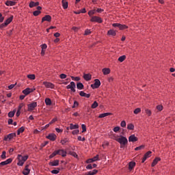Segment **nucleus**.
Masks as SVG:
<instances>
[{"label":"nucleus","mask_w":175,"mask_h":175,"mask_svg":"<svg viewBox=\"0 0 175 175\" xmlns=\"http://www.w3.org/2000/svg\"><path fill=\"white\" fill-rule=\"evenodd\" d=\"M120 137H118V139H116V142L120 144V148H124L126 144H128V139L126 137H124L122 135H120Z\"/></svg>","instance_id":"obj_1"},{"label":"nucleus","mask_w":175,"mask_h":175,"mask_svg":"<svg viewBox=\"0 0 175 175\" xmlns=\"http://www.w3.org/2000/svg\"><path fill=\"white\" fill-rule=\"evenodd\" d=\"M56 155H62L63 157H66V151L64 150V149H59L57 150H55L50 156L49 159L54 158Z\"/></svg>","instance_id":"obj_2"},{"label":"nucleus","mask_w":175,"mask_h":175,"mask_svg":"<svg viewBox=\"0 0 175 175\" xmlns=\"http://www.w3.org/2000/svg\"><path fill=\"white\" fill-rule=\"evenodd\" d=\"M90 21L91 23H98V24H102V23H103L102 18L98 16H92Z\"/></svg>","instance_id":"obj_3"},{"label":"nucleus","mask_w":175,"mask_h":175,"mask_svg":"<svg viewBox=\"0 0 175 175\" xmlns=\"http://www.w3.org/2000/svg\"><path fill=\"white\" fill-rule=\"evenodd\" d=\"M67 90H70L72 92H76V83L74 81H71L70 84L66 86Z\"/></svg>","instance_id":"obj_4"},{"label":"nucleus","mask_w":175,"mask_h":175,"mask_svg":"<svg viewBox=\"0 0 175 175\" xmlns=\"http://www.w3.org/2000/svg\"><path fill=\"white\" fill-rule=\"evenodd\" d=\"M112 27H118L120 31L124 29H128V26L126 25H121V23H113Z\"/></svg>","instance_id":"obj_5"},{"label":"nucleus","mask_w":175,"mask_h":175,"mask_svg":"<svg viewBox=\"0 0 175 175\" xmlns=\"http://www.w3.org/2000/svg\"><path fill=\"white\" fill-rule=\"evenodd\" d=\"M99 87H100V81L98 79H94V83L91 85V88L95 90L99 88Z\"/></svg>","instance_id":"obj_6"},{"label":"nucleus","mask_w":175,"mask_h":175,"mask_svg":"<svg viewBox=\"0 0 175 175\" xmlns=\"http://www.w3.org/2000/svg\"><path fill=\"white\" fill-rule=\"evenodd\" d=\"M36 106H38V103L36 102H32L31 103L28 104V111H32V110H33Z\"/></svg>","instance_id":"obj_7"},{"label":"nucleus","mask_w":175,"mask_h":175,"mask_svg":"<svg viewBox=\"0 0 175 175\" xmlns=\"http://www.w3.org/2000/svg\"><path fill=\"white\" fill-rule=\"evenodd\" d=\"M46 137L49 139V140H51V142H55V140H57V135L55 133H50Z\"/></svg>","instance_id":"obj_8"},{"label":"nucleus","mask_w":175,"mask_h":175,"mask_svg":"<svg viewBox=\"0 0 175 175\" xmlns=\"http://www.w3.org/2000/svg\"><path fill=\"white\" fill-rule=\"evenodd\" d=\"M151 154H152V152L148 151L144 155V157L142 161V163H144L148 158H150L151 157Z\"/></svg>","instance_id":"obj_9"},{"label":"nucleus","mask_w":175,"mask_h":175,"mask_svg":"<svg viewBox=\"0 0 175 175\" xmlns=\"http://www.w3.org/2000/svg\"><path fill=\"white\" fill-rule=\"evenodd\" d=\"M137 140H139V138H137V137H136V135H135V134L130 135L129 137V142H132V143H135V142H137Z\"/></svg>","instance_id":"obj_10"},{"label":"nucleus","mask_w":175,"mask_h":175,"mask_svg":"<svg viewBox=\"0 0 175 175\" xmlns=\"http://www.w3.org/2000/svg\"><path fill=\"white\" fill-rule=\"evenodd\" d=\"M35 91V89L27 88L25 90H23V94H24L25 96L29 95L31 92H33Z\"/></svg>","instance_id":"obj_11"},{"label":"nucleus","mask_w":175,"mask_h":175,"mask_svg":"<svg viewBox=\"0 0 175 175\" xmlns=\"http://www.w3.org/2000/svg\"><path fill=\"white\" fill-rule=\"evenodd\" d=\"M12 161H13V159H8L5 161H2L0 163V167H2V166H5V165H9V163H12Z\"/></svg>","instance_id":"obj_12"},{"label":"nucleus","mask_w":175,"mask_h":175,"mask_svg":"<svg viewBox=\"0 0 175 175\" xmlns=\"http://www.w3.org/2000/svg\"><path fill=\"white\" fill-rule=\"evenodd\" d=\"M14 137H16V133H10L4 137V140L8 142V140H12Z\"/></svg>","instance_id":"obj_13"},{"label":"nucleus","mask_w":175,"mask_h":175,"mask_svg":"<svg viewBox=\"0 0 175 175\" xmlns=\"http://www.w3.org/2000/svg\"><path fill=\"white\" fill-rule=\"evenodd\" d=\"M44 85L46 88H51V90H54L55 85L51 82H44Z\"/></svg>","instance_id":"obj_14"},{"label":"nucleus","mask_w":175,"mask_h":175,"mask_svg":"<svg viewBox=\"0 0 175 175\" xmlns=\"http://www.w3.org/2000/svg\"><path fill=\"white\" fill-rule=\"evenodd\" d=\"M31 170L29 169V165H27L23 172V174L28 175L29 174Z\"/></svg>","instance_id":"obj_15"},{"label":"nucleus","mask_w":175,"mask_h":175,"mask_svg":"<svg viewBox=\"0 0 175 175\" xmlns=\"http://www.w3.org/2000/svg\"><path fill=\"white\" fill-rule=\"evenodd\" d=\"M160 161H161V157H156L152 162V164H151L152 167H154V166H156V165H157L158 163L160 162Z\"/></svg>","instance_id":"obj_16"},{"label":"nucleus","mask_w":175,"mask_h":175,"mask_svg":"<svg viewBox=\"0 0 175 175\" xmlns=\"http://www.w3.org/2000/svg\"><path fill=\"white\" fill-rule=\"evenodd\" d=\"M28 159V155L23 157L21 154L18 155V161H22L23 162H25Z\"/></svg>","instance_id":"obj_17"},{"label":"nucleus","mask_w":175,"mask_h":175,"mask_svg":"<svg viewBox=\"0 0 175 175\" xmlns=\"http://www.w3.org/2000/svg\"><path fill=\"white\" fill-rule=\"evenodd\" d=\"M109 136L110 139H113V140H116V142H117L119 137L118 135H116V134L113 133V132H111L109 134Z\"/></svg>","instance_id":"obj_18"},{"label":"nucleus","mask_w":175,"mask_h":175,"mask_svg":"<svg viewBox=\"0 0 175 175\" xmlns=\"http://www.w3.org/2000/svg\"><path fill=\"white\" fill-rule=\"evenodd\" d=\"M83 79L85 81H90V80L92 79V75H91V74H84Z\"/></svg>","instance_id":"obj_19"},{"label":"nucleus","mask_w":175,"mask_h":175,"mask_svg":"<svg viewBox=\"0 0 175 175\" xmlns=\"http://www.w3.org/2000/svg\"><path fill=\"white\" fill-rule=\"evenodd\" d=\"M136 166V163L135 161H131L129 163V170L132 171L133 167Z\"/></svg>","instance_id":"obj_20"},{"label":"nucleus","mask_w":175,"mask_h":175,"mask_svg":"<svg viewBox=\"0 0 175 175\" xmlns=\"http://www.w3.org/2000/svg\"><path fill=\"white\" fill-rule=\"evenodd\" d=\"M107 116H113L112 113L107 112L104 113H100L98 116V118H105V117H107Z\"/></svg>","instance_id":"obj_21"},{"label":"nucleus","mask_w":175,"mask_h":175,"mask_svg":"<svg viewBox=\"0 0 175 175\" xmlns=\"http://www.w3.org/2000/svg\"><path fill=\"white\" fill-rule=\"evenodd\" d=\"M107 35L109 36H116V35H117V33L113 29H109L107 31Z\"/></svg>","instance_id":"obj_22"},{"label":"nucleus","mask_w":175,"mask_h":175,"mask_svg":"<svg viewBox=\"0 0 175 175\" xmlns=\"http://www.w3.org/2000/svg\"><path fill=\"white\" fill-rule=\"evenodd\" d=\"M59 165V160H55L49 163V166H58Z\"/></svg>","instance_id":"obj_23"},{"label":"nucleus","mask_w":175,"mask_h":175,"mask_svg":"<svg viewBox=\"0 0 175 175\" xmlns=\"http://www.w3.org/2000/svg\"><path fill=\"white\" fill-rule=\"evenodd\" d=\"M79 95H80V96H83L85 98H90L91 96L90 94H87V93H85V92H84L83 91H81L79 92Z\"/></svg>","instance_id":"obj_24"},{"label":"nucleus","mask_w":175,"mask_h":175,"mask_svg":"<svg viewBox=\"0 0 175 175\" xmlns=\"http://www.w3.org/2000/svg\"><path fill=\"white\" fill-rule=\"evenodd\" d=\"M44 102H45V105H46V106H51V105H53V101H51V98H46L44 100Z\"/></svg>","instance_id":"obj_25"},{"label":"nucleus","mask_w":175,"mask_h":175,"mask_svg":"<svg viewBox=\"0 0 175 175\" xmlns=\"http://www.w3.org/2000/svg\"><path fill=\"white\" fill-rule=\"evenodd\" d=\"M5 5L6 6H14L16 5V1H7Z\"/></svg>","instance_id":"obj_26"},{"label":"nucleus","mask_w":175,"mask_h":175,"mask_svg":"<svg viewBox=\"0 0 175 175\" xmlns=\"http://www.w3.org/2000/svg\"><path fill=\"white\" fill-rule=\"evenodd\" d=\"M77 90H84V85L81 82L77 83Z\"/></svg>","instance_id":"obj_27"},{"label":"nucleus","mask_w":175,"mask_h":175,"mask_svg":"<svg viewBox=\"0 0 175 175\" xmlns=\"http://www.w3.org/2000/svg\"><path fill=\"white\" fill-rule=\"evenodd\" d=\"M102 72H103V75H110L111 70H110V68H105L102 70Z\"/></svg>","instance_id":"obj_28"},{"label":"nucleus","mask_w":175,"mask_h":175,"mask_svg":"<svg viewBox=\"0 0 175 175\" xmlns=\"http://www.w3.org/2000/svg\"><path fill=\"white\" fill-rule=\"evenodd\" d=\"M70 129L72 131L73 129H79V124H70Z\"/></svg>","instance_id":"obj_29"},{"label":"nucleus","mask_w":175,"mask_h":175,"mask_svg":"<svg viewBox=\"0 0 175 175\" xmlns=\"http://www.w3.org/2000/svg\"><path fill=\"white\" fill-rule=\"evenodd\" d=\"M63 9H66L68 8V1L62 0V1Z\"/></svg>","instance_id":"obj_30"},{"label":"nucleus","mask_w":175,"mask_h":175,"mask_svg":"<svg viewBox=\"0 0 175 175\" xmlns=\"http://www.w3.org/2000/svg\"><path fill=\"white\" fill-rule=\"evenodd\" d=\"M12 21H13V16H10L5 21V25H9V24H10V23H12Z\"/></svg>","instance_id":"obj_31"},{"label":"nucleus","mask_w":175,"mask_h":175,"mask_svg":"<svg viewBox=\"0 0 175 175\" xmlns=\"http://www.w3.org/2000/svg\"><path fill=\"white\" fill-rule=\"evenodd\" d=\"M38 5H39V2L31 1L29 3V8H35V6H38Z\"/></svg>","instance_id":"obj_32"},{"label":"nucleus","mask_w":175,"mask_h":175,"mask_svg":"<svg viewBox=\"0 0 175 175\" xmlns=\"http://www.w3.org/2000/svg\"><path fill=\"white\" fill-rule=\"evenodd\" d=\"M124 59H126V56L123 55L118 59V61H119V62H124Z\"/></svg>","instance_id":"obj_33"},{"label":"nucleus","mask_w":175,"mask_h":175,"mask_svg":"<svg viewBox=\"0 0 175 175\" xmlns=\"http://www.w3.org/2000/svg\"><path fill=\"white\" fill-rule=\"evenodd\" d=\"M44 21H48V23H51V16L45 15L44 16Z\"/></svg>","instance_id":"obj_34"},{"label":"nucleus","mask_w":175,"mask_h":175,"mask_svg":"<svg viewBox=\"0 0 175 175\" xmlns=\"http://www.w3.org/2000/svg\"><path fill=\"white\" fill-rule=\"evenodd\" d=\"M16 110L14 109V111L9 112L8 113V117L10 118H12V117H14V114H16Z\"/></svg>","instance_id":"obj_35"},{"label":"nucleus","mask_w":175,"mask_h":175,"mask_svg":"<svg viewBox=\"0 0 175 175\" xmlns=\"http://www.w3.org/2000/svg\"><path fill=\"white\" fill-rule=\"evenodd\" d=\"M60 170H61V168L57 167V170H53L52 171H51V173H52V174H58Z\"/></svg>","instance_id":"obj_36"},{"label":"nucleus","mask_w":175,"mask_h":175,"mask_svg":"<svg viewBox=\"0 0 175 175\" xmlns=\"http://www.w3.org/2000/svg\"><path fill=\"white\" fill-rule=\"evenodd\" d=\"M127 129L129 131H133L135 129V125L131 123L127 125Z\"/></svg>","instance_id":"obj_37"},{"label":"nucleus","mask_w":175,"mask_h":175,"mask_svg":"<svg viewBox=\"0 0 175 175\" xmlns=\"http://www.w3.org/2000/svg\"><path fill=\"white\" fill-rule=\"evenodd\" d=\"M69 142V139L68 138H64V139H62L60 141V143L62 144V146L66 144V143H68Z\"/></svg>","instance_id":"obj_38"},{"label":"nucleus","mask_w":175,"mask_h":175,"mask_svg":"<svg viewBox=\"0 0 175 175\" xmlns=\"http://www.w3.org/2000/svg\"><path fill=\"white\" fill-rule=\"evenodd\" d=\"M98 106H99V104L98 103V102L94 101V103L92 105L91 108L96 109V107H98Z\"/></svg>","instance_id":"obj_39"},{"label":"nucleus","mask_w":175,"mask_h":175,"mask_svg":"<svg viewBox=\"0 0 175 175\" xmlns=\"http://www.w3.org/2000/svg\"><path fill=\"white\" fill-rule=\"evenodd\" d=\"M25 130V129L24 128V126L19 128L18 130L17 131V135H20V133H23V132H24Z\"/></svg>","instance_id":"obj_40"},{"label":"nucleus","mask_w":175,"mask_h":175,"mask_svg":"<svg viewBox=\"0 0 175 175\" xmlns=\"http://www.w3.org/2000/svg\"><path fill=\"white\" fill-rule=\"evenodd\" d=\"M145 113L148 116V117H151V114H152L151 111L148 109H145Z\"/></svg>","instance_id":"obj_41"},{"label":"nucleus","mask_w":175,"mask_h":175,"mask_svg":"<svg viewBox=\"0 0 175 175\" xmlns=\"http://www.w3.org/2000/svg\"><path fill=\"white\" fill-rule=\"evenodd\" d=\"M95 12H96V10H90L88 12V16H90V17H92V16H94V14H95Z\"/></svg>","instance_id":"obj_42"},{"label":"nucleus","mask_w":175,"mask_h":175,"mask_svg":"<svg viewBox=\"0 0 175 175\" xmlns=\"http://www.w3.org/2000/svg\"><path fill=\"white\" fill-rule=\"evenodd\" d=\"M1 159H6V151H3L1 155Z\"/></svg>","instance_id":"obj_43"},{"label":"nucleus","mask_w":175,"mask_h":175,"mask_svg":"<svg viewBox=\"0 0 175 175\" xmlns=\"http://www.w3.org/2000/svg\"><path fill=\"white\" fill-rule=\"evenodd\" d=\"M81 128H82V133H84V132H87V126H85V124H82Z\"/></svg>","instance_id":"obj_44"},{"label":"nucleus","mask_w":175,"mask_h":175,"mask_svg":"<svg viewBox=\"0 0 175 175\" xmlns=\"http://www.w3.org/2000/svg\"><path fill=\"white\" fill-rule=\"evenodd\" d=\"M143 148H144V145H141V146H138V147H136V148H135V151H139V150H143Z\"/></svg>","instance_id":"obj_45"},{"label":"nucleus","mask_w":175,"mask_h":175,"mask_svg":"<svg viewBox=\"0 0 175 175\" xmlns=\"http://www.w3.org/2000/svg\"><path fill=\"white\" fill-rule=\"evenodd\" d=\"M157 109L159 111H162L163 110V106H162V105H159L157 106Z\"/></svg>","instance_id":"obj_46"},{"label":"nucleus","mask_w":175,"mask_h":175,"mask_svg":"<svg viewBox=\"0 0 175 175\" xmlns=\"http://www.w3.org/2000/svg\"><path fill=\"white\" fill-rule=\"evenodd\" d=\"M142 111V109L140 108H136L133 113L134 114H139V113H140Z\"/></svg>","instance_id":"obj_47"},{"label":"nucleus","mask_w":175,"mask_h":175,"mask_svg":"<svg viewBox=\"0 0 175 175\" xmlns=\"http://www.w3.org/2000/svg\"><path fill=\"white\" fill-rule=\"evenodd\" d=\"M77 140L79 142H85V137H81V136H78Z\"/></svg>","instance_id":"obj_48"},{"label":"nucleus","mask_w":175,"mask_h":175,"mask_svg":"<svg viewBox=\"0 0 175 175\" xmlns=\"http://www.w3.org/2000/svg\"><path fill=\"white\" fill-rule=\"evenodd\" d=\"M24 106H25V104L21 103L18 107V111H21V109H23V107H24Z\"/></svg>","instance_id":"obj_49"},{"label":"nucleus","mask_w":175,"mask_h":175,"mask_svg":"<svg viewBox=\"0 0 175 175\" xmlns=\"http://www.w3.org/2000/svg\"><path fill=\"white\" fill-rule=\"evenodd\" d=\"M79 29H80V27H72V30L74 32H79Z\"/></svg>","instance_id":"obj_50"},{"label":"nucleus","mask_w":175,"mask_h":175,"mask_svg":"<svg viewBox=\"0 0 175 175\" xmlns=\"http://www.w3.org/2000/svg\"><path fill=\"white\" fill-rule=\"evenodd\" d=\"M70 155H72V157H74V158H77L78 155L76 152H70Z\"/></svg>","instance_id":"obj_51"},{"label":"nucleus","mask_w":175,"mask_h":175,"mask_svg":"<svg viewBox=\"0 0 175 175\" xmlns=\"http://www.w3.org/2000/svg\"><path fill=\"white\" fill-rule=\"evenodd\" d=\"M27 77L30 79V80H35V75H28Z\"/></svg>","instance_id":"obj_52"},{"label":"nucleus","mask_w":175,"mask_h":175,"mask_svg":"<svg viewBox=\"0 0 175 175\" xmlns=\"http://www.w3.org/2000/svg\"><path fill=\"white\" fill-rule=\"evenodd\" d=\"M71 79H72V80H75V81H80V77H75L72 76Z\"/></svg>","instance_id":"obj_53"},{"label":"nucleus","mask_w":175,"mask_h":175,"mask_svg":"<svg viewBox=\"0 0 175 175\" xmlns=\"http://www.w3.org/2000/svg\"><path fill=\"white\" fill-rule=\"evenodd\" d=\"M120 126L122 128H125V126H126V122H125V120H122L120 123Z\"/></svg>","instance_id":"obj_54"},{"label":"nucleus","mask_w":175,"mask_h":175,"mask_svg":"<svg viewBox=\"0 0 175 175\" xmlns=\"http://www.w3.org/2000/svg\"><path fill=\"white\" fill-rule=\"evenodd\" d=\"M79 132H80V131L79 129H76V130L72 131V135H79Z\"/></svg>","instance_id":"obj_55"},{"label":"nucleus","mask_w":175,"mask_h":175,"mask_svg":"<svg viewBox=\"0 0 175 175\" xmlns=\"http://www.w3.org/2000/svg\"><path fill=\"white\" fill-rule=\"evenodd\" d=\"M57 121H58V118H54L52 119V120L49 122V124L51 125V124H54V122H57Z\"/></svg>","instance_id":"obj_56"},{"label":"nucleus","mask_w":175,"mask_h":175,"mask_svg":"<svg viewBox=\"0 0 175 175\" xmlns=\"http://www.w3.org/2000/svg\"><path fill=\"white\" fill-rule=\"evenodd\" d=\"M17 165L18 166H23V165H24V161H23V160H18Z\"/></svg>","instance_id":"obj_57"},{"label":"nucleus","mask_w":175,"mask_h":175,"mask_svg":"<svg viewBox=\"0 0 175 175\" xmlns=\"http://www.w3.org/2000/svg\"><path fill=\"white\" fill-rule=\"evenodd\" d=\"M33 16H39L40 14V11L36 10L33 12Z\"/></svg>","instance_id":"obj_58"},{"label":"nucleus","mask_w":175,"mask_h":175,"mask_svg":"<svg viewBox=\"0 0 175 175\" xmlns=\"http://www.w3.org/2000/svg\"><path fill=\"white\" fill-rule=\"evenodd\" d=\"M59 77H60V79H66L67 75H66V74H61V75H59Z\"/></svg>","instance_id":"obj_59"},{"label":"nucleus","mask_w":175,"mask_h":175,"mask_svg":"<svg viewBox=\"0 0 175 175\" xmlns=\"http://www.w3.org/2000/svg\"><path fill=\"white\" fill-rule=\"evenodd\" d=\"M113 132H116V133L118 132V131H120V126H116V127H114V128L113 129Z\"/></svg>","instance_id":"obj_60"},{"label":"nucleus","mask_w":175,"mask_h":175,"mask_svg":"<svg viewBox=\"0 0 175 175\" xmlns=\"http://www.w3.org/2000/svg\"><path fill=\"white\" fill-rule=\"evenodd\" d=\"M93 159H94V162L96 161H99V154H96L95 157H94Z\"/></svg>","instance_id":"obj_61"},{"label":"nucleus","mask_w":175,"mask_h":175,"mask_svg":"<svg viewBox=\"0 0 175 175\" xmlns=\"http://www.w3.org/2000/svg\"><path fill=\"white\" fill-rule=\"evenodd\" d=\"M76 106H79V102H77V101L74 102V105H72V108L75 109V107H76Z\"/></svg>","instance_id":"obj_62"},{"label":"nucleus","mask_w":175,"mask_h":175,"mask_svg":"<svg viewBox=\"0 0 175 175\" xmlns=\"http://www.w3.org/2000/svg\"><path fill=\"white\" fill-rule=\"evenodd\" d=\"M108 81L109 83H113V81H114V78H113V77H109Z\"/></svg>","instance_id":"obj_63"},{"label":"nucleus","mask_w":175,"mask_h":175,"mask_svg":"<svg viewBox=\"0 0 175 175\" xmlns=\"http://www.w3.org/2000/svg\"><path fill=\"white\" fill-rule=\"evenodd\" d=\"M90 33H91V30H90V29H86V30L85 31L84 35H90Z\"/></svg>","instance_id":"obj_64"}]
</instances>
